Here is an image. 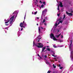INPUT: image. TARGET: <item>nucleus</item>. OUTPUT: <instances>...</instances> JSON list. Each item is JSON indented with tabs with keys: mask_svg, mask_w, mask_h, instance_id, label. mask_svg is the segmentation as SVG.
<instances>
[{
	"mask_svg": "<svg viewBox=\"0 0 73 73\" xmlns=\"http://www.w3.org/2000/svg\"><path fill=\"white\" fill-rule=\"evenodd\" d=\"M23 29L22 28L21 29V31H23Z\"/></svg>",
	"mask_w": 73,
	"mask_h": 73,
	"instance_id": "49530a36",
	"label": "nucleus"
},
{
	"mask_svg": "<svg viewBox=\"0 0 73 73\" xmlns=\"http://www.w3.org/2000/svg\"><path fill=\"white\" fill-rule=\"evenodd\" d=\"M24 26H25V27H26V26H27V24H26L25 23L24 24Z\"/></svg>",
	"mask_w": 73,
	"mask_h": 73,
	"instance_id": "393cba45",
	"label": "nucleus"
},
{
	"mask_svg": "<svg viewBox=\"0 0 73 73\" xmlns=\"http://www.w3.org/2000/svg\"><path fill=\"white\" fill-rule=\"evenodd\" d=\"M36 1H37V2H38V1H37V0H36Z\"/></svg>",
	"mask_w": 73,
	"mask_h": 73,
	"instance_id": "e2e57ef3",
	"label": "nucleus"
},
{
	"mask_svg": "<svg viewBox=\"0 0 73 73\" xmlns=\"http://www.w3.org/2000/svg\"><path fill=\"white\" fill-rule=\"evenodd\" d=\"M61 20V19H60H60H58V20H57V21H60V20Z\"/></svg>",
	"mask_w": 73,
	"mask_h": 73,
	"instance_id": "473e14b6",
	"label": "nucleus"
},
{
	"mask_svg": "<svg viewBox=\"0 0 73 73\" xmlns=\"http://www.w3.org/2000/svg\"><path fill=\"white\" fill-rule=\"evenodd\" d=\"M57 9L58 11H59L60 10V7H59V5H58V8H57Z\"/></svg>",
	"mask_w": 73,
	"mask_h": 73,
	"instance_id": "f8f14e48",
	"label": "nucleus"
},
{
	"mask_svg": "<svg viewBox=\"0 0 73 73\" xmlns=\"http://www.w3.org/2000/svg\"><path fill=\"white\" fill-rule=\"evenodd\" d=\"M59 2L60 3V4L58 3V5H59V6L60 7H63V5H62V3L60 1Z\"/></svg>",
	"mask_w": 73,
	"mask_h": 73,
	"instance_id": "39448f33",
	"label": "nucleus"
},
{
	"mask_svg": "<svg viewBox=\"0 0 73 73\" xmlns=\"http://www.w3.org/2000/svg\"><path fill=\"white\" fill-rule=\"evenodd\" d=\"M57 25H58V24H57V22H56V23H55V26L56 27V26H57Z\"/></svg>",
	"mask_w": 73,
	"mask_h": 73,
	"instance_id": "2eb2a0df",
	"label": "nucleus"
},
{
	"mask_svg": "<svg viewBox=\"0 0 73 73\" xmlns=\"http://www.w3.org/2000/svg\"><path fill=\"white\" fill-rule=\"evenodd\" d=\"M54 59H55V60H56V58H54Z\"/></svg>",
	"mask_w": 73,
	"mask_h": 73,
	"instance_id": "8fccbe9b",
	"label": "nucleus"
},
{
	"mask_svg": "<svg viewBox=\"0 0 73 73\" xmlns=\"http://www.w3.org/2000/svg\"><path fill=\"white\" fill-rule=\"evenodd\" d=\"M47 50H48V51H49V52H50V48H47Z\"/></svg>",
	"mask_w": 73,
	"mask_h": 73,
	"instance_id": "ddd939ff",
	"label": "nucleus"
},
{
	"mask_svg": "<svg viewBox=\"0 0 73 73\" xmlns=\"http://www.w3.org/2000/svg\"><path fill=\"white\" fill-rule=\"evenodd\" d=\"M61 38H63V36L62 35H61Z\"/></svg>",
	"mask_w": 73,
	"mask_h": 73,
	"instance_id": "58836bf2",
	"label": "nucleus"
},
{
	"mask_svg": "<svg viewBox=\"0 0 73 73\" xmlns=\"http://www.w3.org/2000/svg\"><path fill=\"white\" fill-rule=\"evenodd\" d=\"M59 68H60V69H62V68H63V67L61 66V67H60Z\"/></svg>",
	"mask_w": 73,
	"mask_h": 73,
	"instance_id": "bb28decb",
	"label": "nucleus"
},
{
	"mask_svg": "<svg viewBox=\"0 0 73 73\" xmlns=\"http://www.w3.org/2000/svg\"><path fill=\"white\" fill-rule=\"evenodd\" d=\"M25 23V21H23V22L22 23V22H21L20 24V26L21 27V28H23V25H24V24Z\"/></svg>",
	"mask_w": 73,
	"mask_h": 73,
	"instance_id": "423d86ee",
	"label": "nucleus"
},
{
	"mask_svg": "<svg viewBox=\"0 0 73 73\" xmlns=\"http://www.w3.org/2000/svg\"><path fill=\"white\" fill-rule=\"evenodd\" d=\"M58 66H59V67H61V64H59V65H58Z\"/></svg>",
	"mask_w": 73,
	"mask_h": 73,
	"instance_id": "f704fd0d",
	"label": "nucleus"
},
{
	"mask_svg": "<svg viewBox=\"0 0 73 73\" xmlns=\"http://www.w3.org/2000/svg\"><path fill=\"white\" fill-rule=\"evenodd\" d=\"M62 21H59V22L60 23H62Z\"/></svg>",
	"mask_w": 73,
	"mask_h": 73,
	"instance_id": "4be33fe9",
	"label": "nucleus"
},
{
	"mask_svg": "<svg viewBox=\"0 0 73 73\" xmlns=\"http://www.w3.org/2000/svg\"><path fill=\"white\" fill-rule=\"evenodd\" d=\"M45 48H46L45 46H44V47H42V52H44V50L45 49Z\"/></svg>",
	"mask_w": 73,
	"mask_h": 73,
	"instance_id": "1a4fd4ad",
	"label": "nucleus"
},
{
	"mask_svg": "<svg viewBox=\"0 0 73 73\" xmlns=\"http://www.w3.org/2000/svg\"><path fill=\"white\" fill-rule=\"evenodd\" d=\"M8 27H6L5 28V29H7V30H8Z\"/></svg>",
	"mask_w": 73,
	"mask_h": 73,
	"instance_id": "c85d7f7f",
	"label": "nucleus"
},
{
	"mask_svg": "<svg viewBox=\"0 0 73 73\" xmlns=\"http://www.w3.org/2000/svg\"><path fill=\"white\" fill-rule=\"evenodd\" d=\"M36 25H38V24L37 23V24H36Z\"/></svg>",
	"mask_w": 73,
	"mask_h": 73,
	"instance_id": "680f3d73",
	"label": "nucleus"
},
{
	"mask_svg": "<svg viewBox=\"0 0 73 73\" xmlns=\"http://www.w3.org/2000/svg\"><path fill=\"white\" fill-rule=\"evenodd\" d=\"M44 5H41V8H43V7H44Z\"/></svg>",
	"mask_w": 73,
	"mask_h": 73,
	"instance_id": "412c9836",
	"label": "nucleus"
},
{
	"mask_svg": "<svg viewBox=\"0 0 73 73\" xmlns=\"http://www.w3.org/2000/svg\"><path fill=\"white\" fill-rule=\"evenodd\" d=\"M47 42V43H48V42Z\"/></svg>",
	"mask_w": 73,
	"mask_h": 73,
	"instance_id": "774afa93",
	"label": "nucleus"
},
{
	"mask_svg": "<svg viewBox=\"0 0 73 73\" xmlns=\"http://www.w3.org/2000/svg\"><path fill=\"white\" fill-rule=\"evenodd\" d=\"M32 14H34V13H33V12H32Z\"/></svg>",
	"mask_w": 73,
	"mask_h": 73,
	"instance_id": "bf43d9fd",
	"label": "nucleus"
},
{
	"mask_svg": "<svg viewBox=\"0 0 73 73\" xmlns=\"http://www.w3.org/2000/svg\"><path fill=\"white\" fill-rule=\"evenodd\" d=\"M40 58L41 59H42V58L40 56Z\"/></svg>",
	"mask_w": 73,
	"mask_h": 73,
	"instance_id": "de8ad7c7",
	"label": "nucleus"
},
{
	"mask_svg": "<svg viewBox=\"0 0 73 73\" xmlns=\"http://www.w3.org/2000/svg\"><path fill=\"white\" fill-rule=\"evenodd\" d=\"M58 32H59V30H58Z\"/></svg>",
	"mask_w": 73,
	"mask_h": 73,
	"instance_id": "4d7b16f0",
	"label": "nucleus"
},
{
	"mask_svg": "<svg viewBox=\"0 0 73 73\" xmlns=\"http://www.w3.org/2000/svg\"><path fill=\"white\" fill-rule=\"evenodd\" d=\"M62 17H60V19H61H61H62Z\"/></svg>",
	"mask_w": 73,
	"mask_h": 73,
	"instance_id": "37998d69",
	"label": "nucleus"
},
{
	"mask_svg": "<svg viewBox=\"0 0 73 73\" xmlns=\"http://www.w3.org/2000/svg\"><path fill=\"white\" fill-rule=\"evenodd\" d=\"M23 28H25V27H24V26H23Z\"/></svg>",
	"mask_w": 73,
	"mask_h": 73,
	"instance_id": "6e6d98bb",
	"label": "nucleus"
},
{
	"mask_svg": "<svg viewBox=\"0 0 73 73\" xmlns=\"http://www.w3.org/2000/svg\"><path fill=\"white\" fill-rule=\"evenodd\" d=\"M14 17H15V15H14L13 16L11 17L10 19V20L9 19H8L7 20L6 19H5V21L6 22L5 23V24H7V23H9V22L10 21L9 23L10 24H12V22L13 21V19H14Z\"/></svg>",
	"mask_w": 73,
	"mask_h": 73,
	"instance_id": "f257e3e1",
	"label": "nucleus"
},
{
	"mask_svg": "<svg viewBox=\"0 0 73 73\" xmlns=\"http://www.w3.org/2000/svg\"><path fill=\"white\" fill-rule=\"evenodd\" d=\"M34 44H35V45L36 46H37V47H38V48H42V47H43V46H44V45L42 44V45H37V44L35 43V42L33 41V46H35V45H34Z\"/></svg>",
	"mask_w": 73,
	"mask_h": 73,
	"instance_id": "7ed1b4c3",
	"label": "nucleus"
},
{
	"mask_svg": "<svg viewBox=\"0 0 73 73\" xmlns=\"http://www.w3.org/2000/svg\"><path fill=\"white\" fill-rule=\"evenodd\" d=\"M73 42V40H70V45H72V42Z\"/></svg>",
	"mask_w": 73,
	"mask_h": 73,
	"instance_id": "dca6fc26",
	"label": "nucleus"
},
{
	"mask_svg": "<svg viewBox=\"0 0 73 73\" xmlns=\"http://www.w3.org/2000/svg\"><path fill=\"white\" fill-rule=\"evenodd\" d=\"M50 72H51V71H48L47 73H50Z\"/></svg>",
	"mask_w": 73,
	"mask_h": 73,
	"instance_id": "a878e982",
	"label": "nucleus"
},
{
	"mask_svg": "<svg viewBox=\"0 0 73 73\" xmlns=\"http://www.w3.org/2000/svg\"><path fill=\"white\" fill-rule=\"evenodd\" d=\"M47 12V10L46 9H45L44 10L42 11V15H45V13H46Z\"/></svg>",
	"mask_w": 73,
	"mask_h": 73,
	"instance_id": "0eeeda50",
	"label": "nucleus"
},
{
	"mask_svg": "<svg viewBox=\"0 0 73 73\" xmlns=\"http://www.w3.org/2000/svg\"><path fill=\"white\" fill-rule=\"evenodd\" d=\"M66 14L67 15H68L69 16H73V14L72 13H68L67 11L66 12Z\"/></svg>",
	"mask_w": 73,
	"mask_h": 73,
	"instance_id": "20e7f679",
	"label": "nucleus"
},
{
	"mask_svg": "<svg viewBox=\"0 0 73 73\" xmlns=\"http://www.w3.org/2000/svg\"><path fill=\"white\" fill-rule=\"evenodd\" d=\"M17 12V11H15L14 13H13V15L14 14H15V13H16Z\"/></svg>",
	"mask_w": 73,
	"mask_h": 73,
	"instance_id": "6ab92c4d",
	"label": "nucleus"
},
{
	"mask_svg": "<svg viewBox=\"0 0 73 73\" xmlns=\"http://www.w3.org/2000/svg\"><path fill=\"white\" fill-rule=\"evenodd\" d=\"M55 73H58V72H56Z\"/></svg>",
	"mask_w": 73,
	"mask_h": 73,
	"instance_id": "864d4df0",
	"label": "nucleus"
},
{
	"mask_svg": "<svg viewBox=\"0 0 73 73\" xmlns=\"http://www.w3.org/2000/svg\"><path fill=\"white\" fill-rule=\"evenodd\" d=\"M50 38H52L54 40H56V41H57L58 39L56 38V37H54V35L52 34L51 33V35H50Z\"/></svg>",
	"mask_w": 73,
	"mask_h": 73,
	"instance_id": "f03ea898",
	"label": "nucleus"
},
{
	"mask_svg": "<svg viewBox=\"0 0 73 73\" xmlns=\"http://www.w3.org/2000/svg\"><path fill=\"white\" fill-rule=\"evenodd\" d=\"M35 3H36V2H35Z\"/></svg>",
	"mask_w": 73,
	"mask_h": 73,
	"instance_id": "338daca9",
	"label": "nucleus"
},
{
	"mask_svg": "<svg viewBox=\"0 0 73 73\" xmlns=\"http://www.w3.org/2000/svg\"><path fill=\"white\" fill-rule=\"evenodd\" d=\"M70 13H72V14L73 13V11H72Z\"/></svg>",
	"mask_w": 73,
	"mask_h": 73,
	"instance_id": "e433bc0d",
	"label": "nucleus"
},
{
	"mask_svg": "<svg viewBox=\"0 0 73 73\" xmlns=\"http://www.w3.org/2000/svg\"><path fill=\"white\" fill-rule=\"evenodd\" d=\"M60 23V22L58 23V25Z\"/></svg>",
	"mask_w": 73,
	"mask_h": 73,
	"instance_id": "ea45409f",
	"label": "nucleus"
},
{
	"mask_svg": "<svg viewBox=\"0 0 73 73\" xmlns=\"http://www.w3.org/2000/svg\"><path fill=\"white\" fill-rule=\"evenodd\" d=\"M38 56L39 57H40V55H39V54H38Z\"/></svg>",
	"mask_w": 73,
	"mask_h": 73,
	"instance_id": "a19ab883",
	"label": "nucleus"
},
{
	"mask_svg": "<svg viewBox=\"0 0 73 73\" xmlns=\"http://www.w3.org/2000/svg\"><path fill=\"white\" fill-rule=\"evenodd\" d=\"M45 20L44 19L43 20V22H42V23H45Z\"/></svg>",
	"mask_w": 73,
	"mask_h": 73,
	"instance_id": "5701e85b",
	"label": "nucleus"
},
{
	"mask_svg": "<svg viewBox=\"0 0 73 73\" xmlns=\"http://www.w3.org/2000/svg\"><path fill=\"white\" fill-rule=\"evenodd\" d=\"M60 62V61H59V62Z\"/></svg>",
	"mask_w": 73,
	"mask_h": 73,
	"instance_id": "69168bd1",
	"label": "nucleus"
},
{
	"mask_svg": "<svg viewBox=\"0 0 73 73\" xmlns=\"http://www.w3.org/2000/svg\"><path fill=\"white\" fill-rule=\"evenodd\" d=\"M44 24L46 26V23H44Z\"/></svg>",
	"mask_w": 73,
	"mask_h": 73,
	"instance_id": "4c0bfd02",
	"label": "nucleus"
},
{
	"mask_svg": "<svg viewBox=\"0 0 73 73\" xmlns=\"http://www.w3.org/2000/svg\"><path fill=\"white\" fill-rule=\"evenodd\" d=\"M72 53H73V51H72L71 52V54H72Z\"/></svg>",
	"mask_w": 73,
	"mask_h": 73,
	"instance_id": "72a5a7b5",
	"label": "nucleus"
},
{
	"mask_svg": "<svg viewBox=\"0 0 73 73\" xmlns=\"http://www.w3.org/2000/svg\"><path fill=\"white\" fill-rule=\"evenodd\" d=\"M53 66L54 68H56V66H54V64H53Z\"/></svg>",
	"mask_w": 73,
	"mask_h": 73,
	"instance_id": "4468645a",
	"label": "nucleus"
},
{
	"mask_svg": "<svg viewBox=\"0 0 73 73\" xmlns=\"http://www.w3.org/2000/svg\"><path fill=\"white\" fill-rule=\"evenodd\" d=\"M43 4H44V5H45V2L44 1L43 2Z\"/></svg>",
	"mask_w": 73,
	"mask_h": 73,
	"instance_id": "cd10ccee",
	"label": "nucleus"
},
{
	"mask_svg": "<svg viewBox=\"0 0 73 73\" xmlns=\"http://www.w3.org/2000/svg\"><path fill=\"white\" fill-rule=\"evenodd\" d=\"M44 57L45 58H47V56L46 55H45L44 56Z\"/></svg>",
	"mask_w": 73,
	"mask_h": 73,
	"instance_id": "c756f323",
	"label": "nucleus"
},
{
	"mask_svg": "<svg viewBox=\"0 0 73 73\" xmlns=\"http://www.w3.org/2000/svg\"><path fill=\"white\" fill-rule=\"evenodd\" d=\"M37 11H36L34 13V15H36L37 14Z\"/></svg>",
	"mask_w": 73,
	"mask_h": 73,
	"instance_id": "b1692460",
	"label": "nucleus"
},
{
	"mask_svg": "<svg viewBox=\"0 0 73 73\" xmlns=\"http://www.w3.org/2000/svg\"><path fill=\"white\" fill-rule=\"evenodd\" d=\"M38 45H43L42 44L40 43H38Z\"/></svg>",
	"mask_w": 73,
	"mask_h": 73,
	"instance_id": "a211bd4d",
	"label": "nucleus"
},
{
	"mask_svg": "<svg viewBox=\"0 0 73 73\" xmlns=\"http://www.w3.org/2000/svg\"><path fill=\"white\" fill-rule=\"evenodd\" d=\"M53 47H54V48H55L57 47L56 46H55V45H53Z\"/></svg>",
	"mask_w": 73,
	"mask_h": 73,
	"instance_id": "7c9ffc66",
	"label": "nucleus"
},
{
	"mask_svg": "<svg viewBox=\"0 0 73 73\" xmlns=\"http://www.w3.org/2000/svg\"><path fill=\"white\" fill-rule=\"evenodd\" d=\"M45 52H46V50H45Z\"/></svg>",
	"mask_w": 73,
	"mask_h": 73,
	"instance_id": "052dcab7",
	"label": "nucleus"
},
{
	"mask_svg": "<svg viewBox=\"0 0 73 73\" xmlns=\"http://www.w3.org/2000/svg\"><path fill=\"white\" fill-rule=\"evenodd\" d=\"M52 56H53L54 57H56V56H55V55H54L53 54H52Z\"/></svg>",
	"mask_w": 73,
	"mask_h": 73,
	"instance_id": "c9c22d12",
	"label": "nucleus"
},
{
	"mask_svg": "<svg viewBox=\"0 0 73 73\" xmlns=\"http://www.w3.org/2000/svg\"><path fill=\"white\" fill-rule=\"evenodd\" d=\"M8 25V24H5V25Z\"/></svg>",
	"mask_w": 73,
	"mask_h": 73,
	"instance_id": "c03bdc74",
	"label": "nucleus"
},
{
	"mask_svg": "<svg viewBox=\"0 0 73 73\" xmlns=\"http://www.w3.org/2000/svg\"><path fill=\"white\" fill-rule=\"evenodd\" d=\"M61 35V33H60V34H59V35H56V38H58V37H60V36Z\"/></svg>",
	"mask_w": 73,
	"mask_h": 73,
	"instance_id": "9d476101",
	"label": "nucleus"
},
{
	"mask_svg": "<svg viewBox=\"0 0 73 73\" xmlns=\"http://www.w3.org/2000/svg\"><path fill=\"white\" fill-rule=\"evenodd\" d=\"M49 46H47V48H49Z\"/></svg>",
	"mask_w": 73,
	"mask_h": 73,
	"instance_id": "a18cd8bd",
	"label": "nucleus"
},
{
	"mask_svg": "<svg viewBox=\"0 0 73 73\" xmlns=\"http://www.w3.org/2000/svg\"><path fill=\"white\" fill-rule=\"evenodd\" d=\"M55 61H57V60H55Z\"/></svg>",
	"mask_w": 73,
	"mask_h": 73,
	"instance_id": "13d9d810",
	"label": "nucleus"
},
{
	"mask_svg": "<svg viewBox=\"0 0 73 73\" xmlns=\"http://www.w3.org/2000/svg\"><path fill=\"white\" fill-rule=\"evenodd\" d=\"M25 19V17H24V20Z\"/></svg>",
	"mask_w": 73,
	"mask_h": 73,
	"instance_id": "09e8293b",
	"label": "nucleus"
},
{
	"mask_svg": "<svg viewBox=\"0 0 73 73\" xmlns=\"http://www.w3.org/2000/svg\"><path fill=\"white\" fill-rule=\"evenodd\" d=\"M40 36V35H39V36H38V37H37V38H38V40L37 41L38 42H40V39H41V38H39V37Z\"/></svg>",
	"mask_w": 73,
	"mask_h": 73,
	"instance_id": "6e6552de",
	"label": "nucleus"
},
{
	"mask_svg": "<svg viewBox=\"0 0 73 73\" xmlns=\"http://www.w3.org/2000/svg\"><path fill=\"white\" fill-rule=\"evenodd\" d=\"M57 15L58 16H60V13L57 14Z\"/></svg>",
	"mask_w": 73,
	"mask_h": 73,
	"instance_id": "2f4dec72",
	"label": "nucleus"
},
{
	"mask_svg": "<svg viewBox=\"0 0 73 73\" xmlns=\"http://www.w3.org/2000/svg\"><path fill=\"white\" fill-rule=\"evenodd\" d=\"M69 48L70 49H72V44H70Z\"/></svg>",
	"mask_w": 73,
	"mask_h": 73,
	"instance_id": "9b49d317",
	"label": "nucleus"
},
{
	"mask_svg": "<svg viewBox=\"0 0 73 73\" xmlns=\"http://www.w3.org/2000/svg\"><path fill=\"white\" fill-rule=\"evenodd\" d=\"M40 3H41V1H40Z\"/></svg>",
	"mask_w": 73,
	"mask_h": 73,
	"instance_id": "603ef678",
	"label": "nucleus"
},
{
	"mask_svg": "<svg viewBox=\"0 0 73 73\" xmlns=\"http://www.w3.org/2000/svg\"><path fill=\"white\" fill-rule=\"evenodd\" d=\"M41 29H44V28H43V27H41Z\"/></svg>",
	"mask_w": 73,
	"mask_h": 73,
	"instance_id": "79ce46f5",
	"label": "nucleus"
},
{
	"mask_svg": "<svg viewBox=\"0 0 73 73\" xmlns=\"http://www.w3.org/2000/svg\"><path fill=\"white\" fill-rule=\"evenodd\" d=\"M53 54H55L54 52H53Z\"/></svg>",
	"mask_w": 73,
	"mask_h": 73,
	"instance_id": "3c124183",
	"label": "nucleus"
},
{
	"mask_svg": "<svg viewBox=\"0 0 73 73\" xmlns=\"http://www.w3.org/2000/svg\"><path fill=\"white\" fill-rule=\"evenodd\" d=\"M40 28H39V27H38V32L39 33H40Z\"/></svg>",
	"mask_w": 73,
	"mask_h": 73,
	"instance_id": "f3484780",
	"label": "nucleus"
},
{
	"mask_svg": "<svg viewBox=\"0 0 73 73\" xmlns=\"http://www.w3.org/2000/svg\"><path fill=\"white\" fill-rule=\"evenodd\" d=\"M65 18V15H64L63 18V20H64Z\"/></svg>",
	"mask_w": 73,
	"mask_h": 73,
	"instance_id": "aec40b11",
	"label": "nucleus"
},
{
	"mask_svg": "<svg viewBox=\"0 0 73 73\" xmlns=\"http://www.w3.org/2000/svg\"><path fill=\"white\" fill-rule=\"evenodd\" d=\"M37 7H38V5H37Z\"/></svg>",
	"mask_w": 73,
	"mask_h": 73,
	"instance_id": "0e129e2a",
	"label": "nucleus"
},
{
	"mask_svg": "<svg viewBox=\"0 0 73 73\" xmlns=\"http://www.w3.org/2000/svg\"><path fill=\"white\" fill-rule=\"evenodd\" d=\"M37 18L38 19H39V17H37Z\"/></svg>",
	"mask_w": 73,
	"mask_h": 73,
	"instance_id": "5fc2aeb1",
	"label": "nucleus"
}]
</instances>
